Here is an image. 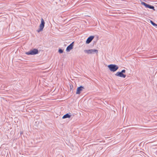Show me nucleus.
<instances>
[{
	"mask_svg": "<svg viewBox=\"0 0 157 157\" xmlns=\"http://www.w3.org/2000/svg\"><path fill=\"white\" fill-rule=\"evenodd\" d=\"M115 75L117 76H118L121 77H122L125 78L126 75H125L123 74L121 72H117L116 74Z\"/></svg>",
	"mask_w": 157,
	"mask_h": 157,
	"instance_id": "423d86ee",
	"label": "nucleus"
},
{
	"mask_svg": "<svg viewBox=\"0 0 157 157\" xmlns=\"http://www.w3.org/2000/svg\"><path fill=\"white\" fill-rule=\"evenodd\" d=\"M125 71H126L125 70H122L121 71V72H122V73H125Z\"/></svg>",
	"mask_w": 157,
	"mask_h": 157,
	"instance_id": "ddd939ff",
	"label": "nucleus"
},
{
	"mask_svg": "<svg viewBox=\"0 0 157 157\" xmlns=\"http://www.w3.org/2000/svg\"><path fill=\"white\" fill-rule=\"evenodd\" d=\"M74 42H72L70 45L67 46V47L66 51L67 52H69L73 48Z\"/></svg>",
	"mask_w": 157,
	"mask_h": 157,
	"instance_id": "6e6552de",
	"label": "nucleus"
},
{
	"mask_svg": "<svg viewBox=\"0 0 157 157\" xmlns=\"http://www.w3.org/2000/svg\"><path fill=\"white\" fill-rule=\"evenodd\" d=\"M84 89V87L82 86L78 87L77 89L76 94H79Z\"/></svg>",
	"mask_w": 157,
	"mask_h": 157,
	"instance_id": "0eeeda50",
	"label": "nucleus"
},
{
	"mask_svg": "<svg viewBox=\"0 0 157 157\" xmlns=\"http://www.w3.org/2000/svg\"><path fill=\"white\" fill-rule=\"evenodd\" d=\"M45 22L43 19L42 18L41 20V24L40 25L39 29L37 30V31L39 33L40 31H42L44 26Z\"/></svg>",
	"mask_w": 157,
	"mask_h": 157,
	"instance_id": "20e7f679",
	"label": "nucleus"
},
{
	"mask_svg": "<svg viewBox=\"0 0 157 157\" xmlns=\"http://www.w3.org/2000/svg\"><path fill=\"white\" fill-rule=\"evenodd\" d=\"M150 22L152 25L155 26L156 27H157V24H155L151 20L150 21Z\"/></svg>",
	"mask_w": 157,
	"mask_h": 157,
	"instance_id": "9b49d317",
	"label": "nucleus"
},
{
	"mask_svg": "<svg viewBox=\"0 0 157 157\" xmlns=\"http://www.w3.org/2000/svg\"><path fill=\"white\" fill-rule=\"evenodd\" d=\"M108 67L111 71L115 72L118 69V67L115 64H110L108 66Z\"/></svg>",
	"mask_w": 157,
	"mask_h": 157,
	"instance_id": "f03ea898",
	"label": "nucleus"
},
{
	"mask_svg": "<svg viewBox=\"0 0 157 157\" xmlns=\"http://www.w3.org/2000/svg\"><path fill=\"white\" fill-rule=\"evenodd\" d=\"M71 115L69 114L68 113H67L66 114L64 115L62 118L63 119H65L67 118H70L71 117Z\"/></svg>",
	"mask_w": 157,
	"mask_h": 157,
	"instance_id": "9d476101",
	"label": "nucleus"
},
{
	"mask_svg": "<svg viewBox=\"0 0 157 157\" xmlns=\"http://www.w3.org/2000/svg\"><path fill=\"white\" fill-rule=\"evenodd\" d=\"M141 4L142 5H144L146 8H149L151 9H153L154 10H155L154 9V7L153 6H151L149 4H147L144 2H141Z\"/></svg>",
	"mask_w": 157,
	"mask_h": 157,
	"instance_id": "39448f33",
	"label": "nucleus"
},
{
	"mask_svg": "<svg viewBox=\"0 0 157 157\" xmlns=\"http://www.w3.org/2000/svg\"><path fill=\"white\" fill-rule=\"evenodd\" d=\"M58 52L60 53H62L63 52V51L61 49H59Z\"/></svg>",
	"mask_w": 157,
	"mask_h": 157,
	"instance_id": "f8f14e48",
	"label": "nucleus"
},
{
	"mask_svg": "<svg viewBox=\"0 0 157 157\" xmlns=\"http://www.w3.org/2000/svg\"><path fill=\"white\" fill-rule=\"evenodd\" d=\"M38 53V50L36 49H33L25 52V54L27 55H34L37 54Z\"/></svg>",
	"mask_w": 157,
	"mask_h": 157,
	"instance_id": "7ed1b4c3",
	"label": "nucleus"
},
{
	"mask_svg": "<svg viewBox=\"0 0 157 157\" xmlns=\"http://www.w3.org/2000/svg\"><path fill=\"white\" fill-rule=\"evenodd\" d=\"M94 37V36H91L89 37L86 40V43L87 44L90 43L93 40Z\"/></svg>",
	"mask_w": 157,
	"mask_h": 157,
	"instance_id": "1a4fd4ad",
	"label": "nucleus"
},
{
	"mask_svg": "<svg viewBox=\"0 0 157 157\" xmlns=\"http://www.w3.org/2000/svg\"><path fill=\"white\" fill-rule=\"evenodd\" d=\"M84 52L88 54H93L94 53L97 54L98 53V50L95 49H90L88 50H84Z\"/></svg>",
	"mask_w": 157,
	"mask_h": 157,
	"instance_id": "f257e3e1",
	"label": "nucleus"
}]
</instances>
